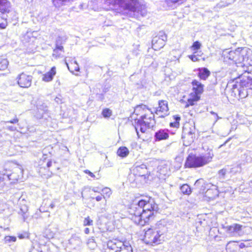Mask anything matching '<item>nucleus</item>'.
Wrapping results in <instances>:
<instances>
[{"label": "nucleus", "mask_w": 252, "mask_h": 252, "mask_svg": "<svg viewBox=\"0 0 252 252\" xmlns=\"http://www.w3.org/2000/svg\"><path fill=\"white\" fill-rule=\"evenodd\" d=\"M65 63L68 69L70 70V71L73 72V71H79V65L77 63L76 61H74L73 63H71V64H72L73 65V68L72 70H71L70 69V67L68 65V64L67 63L66 60H65Z\"/></svg>", "instance_id": "2f4dec72"}, {"label": "nucleus", "mask_w": 252, "mask_h": 252, "mask_svg": "<svg viewBox=\"0 0 252 252\" xmlns=\"http://www.w3.org/2000/svg\"><path fill=\"white\" fill-rule=\"evenodd\" d=\"M84 232L86 234H89L90 233V229L89 228H86L85 229Z\"/></svg>", "instance_id": "3c124183"}, {"label": "nucleus", "mask_w": 252, "mask_h": 252, "mask_svg": "<svg viewBox=\"0 0 252 252\" xmlns=\"http://www.w3.org/2000/svg\"><path fill=\"white\" fill-rule=\"evenodd\" d=\"M9 122L6 121H1L0 124L3 126L4 129H7L11 131H14L17 130V127L9 125Z\"/></svg>", "instance_id": "a878e982"}, {"label": "nucleus", "mask_w": 252, "mask_h": 252, "mask_svg": "<svg viewBox=\"0 0 252 252\" xmlns=\"http://www.w3.org/2000/svg\"><path fill=\"white\" fill-rule=\"evenodd\" d=\"M210 113L211 114H212L214 116V119H215L214 123V125L218 121V120L219 119H220L221 118L219 117L218 114L213 111H211Z\"/></svg>", "instance_id": "ea45409f"}, {"label": "nucleus", "mask_w": 252, "mask_h": 252, "mask_svg": "<svg viewBox=\"0 0 252 252\" xmlns=\"http://www.w3.org/2000/svg\"><path fill=\"white\" fill-rule=\"evenodd\" d=\"M8 62L6 59L0 57V70H4L7 67Z\"/></svg>", "instance_id": "c756f323"}, {"label": "nucleus", "mask_w": 252, "mask_h": 252, "mask_svg": "<svg viewBox=\"0 0 252 252\" xmlns=\"http://www.w3.org/2000/svg\"><path fill=\"white\" fill-rule=\"evenodd\" d=\"M2 19V17L0 16V28L4 29L6 26V23L1 22Z\"/></svg>", "instance_id": "a19ab883"}, {"label": "nucleus", "mask_w": 252, "mask_h": 252, "mask_svg": "<svg viewBox=\"0 0 252 252\" xmlns=\"http://www.w3.org/2000/svg\"><path fill=\"white\" fill-rule=\"evenodd\" d=\"M214 157L212 149L199 156L189 155L187 158L185 166L188 168H198L203 166L210 162Z\"/></svg>", "instance_id": "20e7f679"}, {"label": "nucleus", "mask_w": 252, "mask_h": 252, "mask_svg": "<svg viewBox=\"0 0 252 252\" xmlns=\"http://www.w3.org/2000/svg\"><path fill=\"white\" fill-rule=\"evenodd\" d=\"M168 107L167 102L165 100H160L158 102V107L157 108L156 113L159 117H164L167 115Z\"/></svg>", "instance_id": "ddd939ff"}, {"label": "nucleus", "mask_w": 252, "mask_h": 252, "mask_svg": "<svg viewBox=\"0 0 252 252\" xmlns=\"http://www.w3.org/2000/svg\"><path fill=\"white\" fill-rule=\"evenodd\" d=\"M37 252H42V251H37Z\"/></svg>", "instance_id": "e2e57ef3"}, {"label": "nucleus", "mask_w": 252, "mask_h": 252, "mask_svg": "<svg viewBox=\"0 0 252 252\" xmlns=\"http://www.w3.org/2000/svg\"><path fill=\"white\" fill-rule=\"evenodd\" d=\"M108 249L114 252H132V249L128 242H123L118 239H114L107 242Z\"/></svg>", "instance_id": "6e6552de"}, {"label": "nucleus", "mask_w": 252, "mask_h": 252, "mask_svg": "<svg viewBox=\"0 0 252 252\" xmlns=\"http://www.w3.org/2000/svg\"><path fill=\"white\" fill-rule=\"evenodd\" d=\"M18 237H19L20 239H23V238H24L25 237V235H24V234H19V235H18Z\"/></svg>", "instance_id": "864d4df0"}, {"label": "nucleus", "mask_w": 252, "mask_h": 252, "mask_svg": "<svg viewBox=\"0 0 252 252\" xmlns=\"http://www.w3.org/2000/svg\"><path fill=\"white\" fill-rule=\"evenodd\" d=\"M43 111L44 112H46L47 111V109L46 108H45Z\"/></svg>", "instance_id": "052dcab7"}, {"label": "nucleus", "mask_w": 252, "mask_h": 252, "mask_svg": "<svg viewBox=\"0 0 252 252\" xmlns=\"http://www.w3.org/2000/svg\"><path fill=\"white\" fill-rule=\"evenodd\" d=\"M93 224V221L89 217L86 218L84 220L83 224L85 226H90Z\"/></svg>", "instance_id": "4c0bfd02"}, {"label": "nucleus", "mask_w": 252, "mask_h": 252, "mask_svg": "<svg viewBox=\"0 0 252 252\" xmlns=\"http://www.w3.org/2000/svg\"><path fill=\"white\" fill-rule=\"evenodd\" d=\"M201 46V43L199 41H196L193 43L191 48L193 51H196L200 48Z\"/></svg>", "instance_id": "e433bc0d"}, {"label": "nucleus", "mask_w": 252, "mask_h": 252, "mask_svg": "<svg viewBox=\"0 0 252 252\" xmlns=\"http://www.w3.org/2000/svg\"><path fill=\"white\" fill-rule=\"evenodd\" d=\"M56 202V200H53L52 201V202L51 203V204H50L49 207L51 209H53L55 207V206Z\"/></svg>", "instance_id": "a18cd8bd"}, {"label": "nucleus", "mask_w": 252, "mask_h": 252, "mask_svg": "<svg viewBox=\"0 0 252 252\" xmlns=\"http://www.w3.org/2000/svg\"><path fill=\"white\" fill-rule=\"evenodd\" d=\"M189 57L193 62H196L198 61V59L196 55H189Z\"/></svg>", "instance_id": "79ce46f5"}, {"label": "nucleus", "mask_w": 252, "mask_h": 252, "mask_svg": "<svg viewBox=\"0 0 252 252\" xmlns=\"http://www.w3.org/2000/svg\"><path fill=\"white\" fill-rule=\"evenodd\" d=\"M158 210V205L154 200L149 198L148 200L142 199L133 204L129 208V213L134 223L144 225L154 219Z\"/></svg>", "instance_id": "f257e3e1"}, {"label": "nucleus", "mask_w": 252, "mask_h": 252, "mask_svg": "<svg viewBox=\"0 0 252 252\" xmlns=\"http://www.w3.org/2000/svg\"><path fill=\"white\" fill-rule=\"evenodd\" d=\"M252 87V75L249 72H245L239 78L236 79L235 84L232 85L233 92L237 89L241 97L247 95V91L245 88L251 89Z\"/></svg>", "instance_id": "39448f33"}, {"label": "nucleus", "mask_w": 252, "mask_h": 252, "mask_svg": "<svg viewBox=\"0 0 252 252\" xmlns=\"http://www.w3.org/2000/svg\"><path fill=\"white\" fill-rule=\"evenodd\" d=\"M243 226L239 224L234 223L226 227V232L231 236L242 235Z\"/></svg>", "instance_id": "f8f14e48"}, {"label": "nucleus", "mask_w": 252, "mask_h": 252, "mask_svg": "<svg viewBox=\"0 0 252 252\" xmlns=\"http://www.w3.org/2000/svg\"><path fill=\"white\" fill-rule=\"evenodd\" d=\"M129 150L126 147H121L117 151V154L119 157L126 158L129 154Z\"/></svg>", "instance_id": "412c9836"}, {"label": "nucleus", "mask_w": 252, "mask_h": 252, "mask_svg": "<svg viewBox=\"0 0 252 252\" xmlns=\"http://www.w3.org/2000/svg\"><path fill=\"white\" fill-rule=\"evenodd\" d=\"M168 136V133L165 129H160L155 134V137L157 141L166 139Z\"/></svg>", "instance_id": "6ab92c4d"}, {"label": "nucleus", "mask_w": 252, "mask_h": 252, "mask_svg": "<svg viewBox=\"0 0 252 252\" xmlns=\"http://www.w3.org/2000/svg\"><path fill=\"white\" fill-rule=\"evenodd\" d=\"M17 240V238L13 236H6L3 239V243L10 246Z\"/></svg>", "instance_id": "5701e85b"}, {"label": "nucleus", "mask_w": 252, "mask_h": 252, "mask_svg": "<svg viewBox=\"0 0 252 252\" xmlns=\"http://www.w3.org/2000/svg\"><path fill=\"white\" fill-rule=\"evenodd\" d=\"M106 200H105V205H106Z\"/></svg>", "instance_id": "680f3d73"}, {"label": "nucleus", "mask_w": 252, "mask_h": 252, "mask_svg": "<svg viewBox=\"0 0 252 252\" xmlns=\"http://www.w3.org/2000/svg\"><path fill=\"white\" fill-rule=\"evenodd\" d=\"M186 0H166L167 4L169 7H172L173 5L176 3H182Z\"/></svg>", "instance_id": "72a5a7b5"}, {"label": "nucleus", "mask_w": 252, "mask_h": 252, "mask_svg": "<svg viewBox=\"0 0 252 252\" xmlns=\"http://www.w3.org/2000/svg\"><path fill=\"white\" fill-rule=\"evenodd\" d=\"M69 243L72 245L74 248H76L81 246L82 240L79 236L76 234H73L69 240Z\"/></svg>", "instance_id": "a211bd4d"}, {"label": "nucleus", "mask_w": 252, "mask_h": 252, "mask_svg": "<svg viewBox=\"0 0 252 252\" xmlns=\"http://www.w3.org/2000/svg\"><path fill=\"white\" fill-rule=\"evenodd\" d=\"M103 197L104 198H109L112 194V191L109 188H104L102 189Z\"/></svg>", "instance_id": "7c9ffc66"}, {"label": "nucleus", "mask_w": 252, "mask_h": 252, "mask_svg": "<svg viewBox=\"0 0 252 252\" xmlns=\"http://www.w3.org/2000/svg\"><path fill=\"white\" fill-rule=\"evenodd\" d=\"M18 84L22 88H29L31 86L32 76L24 73L20 74L18 78Z\"/></svg>", "instance_id": "9b49d317"}, {"label": "nucleus", "mask_w": 252, "mask_h": 252, "mask_svg": "<svg viewBox=\"0 0 252 252\" xmlns=\"http://www.w3.org/2000/svg\"><path fill=\"white\" fill-rule=\"evenodd\" d=\"M52 164V162L51 161H48V162L47 163V167L48 168H49L51 166Z\"/></svg>", "instance_id": "09e8293b"}, {"label": "nucleus", "mask_w": 252, "mask_h": 252, "mask_svg": "<svg viewBox=\"0 0 252 252\" xmlns=\"http://www.w3.org/2000/svg\"><path fill=\"white\" fill-rule=\"evenodd\" d=\"M250 246V243L248 241H245L244 242L241 243L239 245V247L241 249Z\"/></svg>", "instance_id": "58836bf2"}, {"label": "nucleus", "mask_w": 252, "mask_h": 252, "mask_svg": "<svg viewBox=\"0 0 252 252\" xmlns=\"http://www.w3.org/2000/svg\"><path fill=\"white\" fill-rule=\"evenodd\" d=\"M200 99V96L194 95L192 94V97L189 98L188 100V102L186 104L185 107H188L189 106L193 105L194 104V102H196Z\"/></svg>", "instance_id": "393cba45"}, {"label": "nucleus", "mask_w": 252, "mask_h": 252, "mask_svg": "<svg viewBox=\"0 0 252 252\" xmlns=\"http://www.w3.org/2000/svg\"><path fill=\"white\" fill-rule=\"evenodd\" d=\"M107 210V209L105 208V207H104V208H102L100 209V213H104L105 212H106Z\"/></svg>", "instance_id": "8fccbe9b"}, {"label": "nucleus", "mask_w": 252, "mask_h": 252, "mask_svg": "<svg viewBox=\"0 0 252 252\" xmlns=\"http://www.w3.org/2000/svg\"><path fill=\"white\" fill-rule=\"evenodd\" d=\"M102 114L104 118H109L112 115V111L108 108H105L102 111Z\"/></svg>", "instance_id": "f704fd0d"}, {"label": "nucleus", "mask_w": 252, "mask_h": 252, "mask_svg": "<svg viewBox=\"0 0 252 252\" xmlns=\"http://www.w3.org/2000/svg\"><path fill=\"white\" fill-rule=\"evenodd\" d=\"M210 74V71L207 68H203L199 69L198 76L202 80H206Z\"/></svg>", "instance_id": "4be33fe9"}, {"label": "nucleus", "mask_w": 252, "mask_h": 252, "mask_svg": "<svg viewBox=\"0 0 252 252\" xmlns=\"http://www.w3.org/2000/svg\"><path fill=\"white\" fill-rule=\"evenodd\" d=\"M200 182V180H198L196 181L195 185H197L198 183H199Z\"/></svg>", "instance_id": "13d9d810"}, {"label": "nucleus", "mask_w": 252, "mask_h": 252, "mask_svg": "<svg viewBox=\"0 0 252 252\" xmlns=\"http://www.w3.org/2000/svg\"><path fill=\"white\" fill-rule=\"evenodd\" d=\"M102 195H98L95 197V199L97 201H100L102 198Z\"/></svg>", "instance_id": "de8ad7c7"}, {"label": "nucleus", "mask_w": 252, "mask_h": 252, "mask_svg": "<svg viewBox=\"0 0 252 252\" xmlns=\"http://www.w3.org/2000/svg\"><path fill=\"white\" fill-rule=\"evenodd\" d=\"M10 3L7 0H0V12L2 13L9 12Z\"/></svg>", "instance_id": "aec40b11"}, {"label": "nucleus", "mask_w": 252, "mask_h": 252, "mask_svg": "<svg viewBox=\"0 0 252 252\" xmlns=\"http://www.w3.org/2000/svg\"><path fill=\"white\" fill-rule=\"evenodd\" d=\"M92 190H93V191H94V192H98V190H97V189L96 188H93L92 189Z\"/></svg>", "instance_id": "5fc2aeb1"}, {"label": "nucleus", "mask_w": 252, "mask_h": 252, "mask_svg": "<svg viewBox=\"0 0 252 252\" xmlns=\"http://www.w3.org/2000/svg\"><path fill=\"white\" fill-rule=\"evenodd\" d=\"M192 90L194 92L193 94L194 95L200 96L203 92V85L197 80H193L192 82Z\"/></svg>", "instance_id": "2eb2a0df"}, {"label": "nucleus", "mask_w": 252, "mask_h": 252, "mask_svg": "<svg viewBox=\"0 0 252 252\" xmlns=\"http://www.w3.org/2000/svg\"><path fill=\"white\" fill-rule=\"evenodd\" d=\"M59 100V98L58 97H56L55 98V100L57 101V102H58V100Z\"/></svg>", "instance_id": "bf43d9fd"}, {"label": "nucleus", "mask_w": 252, "mask_h": 252, "mask_svg": "<svg viewBox=\"0 0 252 252\" xmlns=\"http://www.w3.org/2000/svg\"><path fill=\"white\" fill-rule=\"evenodd\" d=\"M23 170L20 166L16 165L13 168L12 171L6 170L5 171H0L1 174L6 175L9 180L18 181L21 179L23 176Z\"/></svg>", "instance_id": "9d476101"}, {"label": "nucleus", "mask_w": 252, "mask_h": 252, "mask_svg": "<svg viewBox=\"0 0 252 252\" xmlns=\"http://www.w3.org/2000/svg\"><path fill=\"white\" fill-rule=\"evenodd\" d=\"M181 191L184 194L189 195L191 192L189 186L187 184H184L180 187Z\"/></svg>", "instance_id": "bb28decb"}, {"label": "nucleus", "mask_w": 252, "mask_h": 252, "mask_svg": "<svg viewBox=\"0 0 252 252\" xmlns=\"http://www.w3.org/2000/svg\"><path fill=\"white\" fill-rule=\"evenodd\" d=\"M173 119L174 120V122L170 123V126L171 127L177 128L180 125L179 121L181 120V118L179 116L175 115L173 116Z\"/></svg>", "instance_id": "c85d7f7f"}, {"label": "nucleus", "mask_w": 252, "mask_h": 252, "mask_svg": "<svg viewBox=\"0 0 252 252\" xmlns=\"http://www.w3.org/2000/svg\"><path fill=\"white\" fill-rule=\"evenodd\" d=\"M116 5L128 12H133L135 16L140 14L144 16L147 13L145 5L140 4L137 0H104L103 7L106 10L113 9Z\"/></svg>", "instance_id": "f03ea898"}, {"label": "nucleus", "mask_w": 252, "mask_h": 252, "mask_svg": "<svg viewBox=\"0 0 252 252\" xmlns=\"http://www.w3.org/2000/svg\"><path fill=\"white\" fill-rule=\"evenodd\" d=\"M227 170L226 169H222L218 172V177L220 180L223 181L225 179Z\"/></svg>", "instance_id": "473e14b6"}, {"label": "nucleus", "mask_w": 252, "mask_h": 252, "mask_svg": "<svg viewBox=\"0 0 252 252\" xmlns=\"http://www.w3.org/2000/svg\"><path fill=\"white\" fill-rule=\"evenodd\" d=\"M28 211V209L27 206H23L21 207L20 210L18 212L19 214L22 216L24 221H25L28 218V215H27Z\"/></svg>", "instance_id": "cd10ccee"}, {"label": "nucleus", "mask_w": 252, "mask_h": 252, "mask_svg": "<svg viewBox=\"0 0 252 252\" xmlns=\"http://www.w3.org/2000/svg\"><path fill=\"white\" fill-rule=\"evenodd\" d=\"M143 168H146V166L145 165H142L141 167L139 166L137 167V170H138L139 169H143Z\"/></svg>", "instance_id": "603ef678"}, {"label": "nucleus", "mask_w": 252, "mask_h": 252, "mask_svg": "<svg viewBox=\"0 0 252 252\" xmlns=\"http://www.w3.org/2000/svg\"><path fill=\"white\" fill-rule=\"evenodd\" d=\"M10 124H16L19 122V120L17 118H15L13 119L8 121Z\"/></svg>", "instance_id": "c03bdc74"}, {"label": "nucleus", "mask_w": 252, "mask_h": 252, "mask_svg": "<svg viewBox=\"0 0 252 252\" xmlns=\"http://www.w3.org/2000/svg\"><path fill=\"white\" fill-rule=\"evenodd\" d=\"M182 138L184 145L188 146L192 143L195 138V128L189 125H186L183 128Z\"/></svg>", "instance_id": "1a4fd4ad"}, {"label": "nucleus", "mask_w": 252, "mask_h": 252, "mask_svg": "<svg viewBox=\"0 0 252 252\" xmlns=\"http://www.w3.org/2000/svg\"><path fill=\"white\" fill-rule=\"evenodd\" d=\"M179 58H180V56H178V57L174 56V59H173V60H179Z\"/></svg>", "instance_id": "4d7b16f0"}, {"label": "nucleus", "mask_w": 252, "mask_h": 252, "mask_svg": "<svg viewBox=\"0 0 252 252\" xmlns=\"http://www.w3.org/2000/svg\"><path fill=\"white\" fill-rule=\"evenodd\" d=\"M162 233L157 229H148L144 235V241L147 244L152 246L161 243L163 241Z\"/></svg>", "instance_id": "0eeeda50"}, {"label": "nucleus", "mask_w": 252, "mask_h": 252, "mask_svg": "<svg viewBox=\"0 0 252 252\" xmlns=\"http://www.w3.org/2000/svg\"><path fill=\"white\" fill-rule=\"evenodd\" d=\"M56 74V68L53 66L50 70L42 75V80L46 82L51 81Z\"/></svg>", "instance_id": "f3484780"}, {"label": "nucleus", "mask_w": 252, "mask_h": 252, "mask_svg": "<svg viewBox=\"0 0 252 252\" xmlns=\"http://www.w3.org/2000/svg\"><path fill=\"white\" fill-rule=\"evenodd\" d=\"M57 41H58V44L60 46H62V38L61 37H59L58 39L56 40V44L57 43Z\"/></svg>", "instance_id": "49530a36"}, {"label": "nucleus", "mask_w": 252, "mask_h": 252, "mask_svg": "<svg viewBox=\"0 0 252 252\" xmlns=\"http://www.w3.org/2000/svg\"><path fill=\"white\" fill-rule=\"evenodd\" d=\"M88 189V188H87V187H85V188H84V189H83V190H82V192H81V195H82V197H83V191H84L85 190V189Z\"/></svg>", "instance_id": "6e6d98bb"}, {"label": "nucleus", "mask_w": 252, "mask_h": 252, "mask_svg": "<svg viewBox=\"0 0 252 252\" xmlns=\"http://www.w3.org/2000/svg\"><path fill=\"white\" fill-rule=\"evenodd\" d=\"M165 44V40L159 37H155L152 40V47L155 50H159L163 47Z\"/></svg>", "instance_id": "4468645a"}, {"label": "nucleus", "mask_w": 252, "mask_h": 252, "mask_svg": "<svg viewBox=\"0 0 252 252\" xmlns=\"http://www.w3.org/2000/svg\"><path fill=\"white\" fill-rule=\"evenodd\" d=\"M252 51L247 48H239L235 51L229 52L228 58L236 63H241L247 61Z\"/></svg>", "instance_id": "423d86ee"}, {"label": "nucleus", "mask_w": 252, "mask_h": 252, "mask_svg": "<svg viewBox=\"0 0 252 252\" xmlns=\"http://www.w3.org/2000/svg\"><path fill=\"white\" fill-rule=\"evenodd\" d=\"M87 245L92 249H94L96 246V244L94 239L93 238L89 239L87 242Z\"/></svg>", "instance_id": "c9c22d12"}, {"label": "nucleus", "mask_w": 252, "mask_h": 252, "mask_svg": "<svg viewBox=\"0 0 252 252\" xmlns=\"http://www.w3.org/2000/svg\"><path fill=\"white\" fill-rule=\"evenodd\" d=\"M134 113L136 115H140V118H136L135 121H137V125L135 126V128L138 137V129L142 133L145 132L147 128L153 126L155 124L154 115L152 111L149 109L145 105L137 106L135 108Z\"/></svg>", "instance_id": "7ed1b4c3"}, {"label": "nucleus", "mask_w": 252, "mask_h": 252, "mask_svg": "<svg viewBox=\"0 0 252 252\" xmlns=\"http://www.w3.org/2000/svg\"><path fill=\"white\" fill-rule=\"evenodd\" d=\"M158 172L163 176H168L170 173V164L162 163L158 167Z\"/></svg>", "instance_id": "dca6fc26"}, {"label": "nucleus", "mask_w": 252, "mask_h": 252, "mask_svg": "<svg viewBox=\"0 0 252 252\" xmlns=\"http://www.w3.org/2000/svg\"><path fill=\"white\" fill-rule=\"evenodd\" d=\"M59 50L63 52V47L62 46H60L58 44V41L56 44V47L53 50V56L56 59H58L60 57L61 54L59 53Z\"/></svg>", "instance_id": "b1692460"}, {"label": "nucleus", "mask_w": 252, "mask_h": 252, "mask_svg": "<svg viewBox=\"0 0 252 252\" xmlns=\"http://www.w3.org/2000/svg\"><path fill=\"white\" fill-rule=\"evenodd\" d=\"M84 172L86 174H88V175H89L91 177L93 178H94L95 177V175L94 174V173H93L92 172H91L90 171L88 170H85L84 171Z\"/></svg>", "instance_id": "37998d69"}]
</instances>
